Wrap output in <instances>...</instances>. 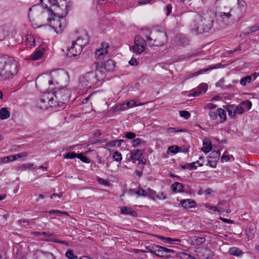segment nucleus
I'll return each mask as SVG.
<instances>
[{
  "label": "nucleus",
  "mask_w": 259,
  "mask_h": 259,
  "mask_svg": "<svg viewBox=\"0 0 259 259\" xmlns=\"http://www.w3.org/2000/svg\"><path fill=\"white\" fill-rule=\"evenodd\" d=\"M54 92L45 93L37 102V106L42 110L49 107L62 106L67 102L70 97V92L63 88Z\"/></svg>",
  "instance_id": "f257e3e1"
},
{
  "label": "nucleus",
  "mask_w": 259,
  "mask_h": 259,
  "mask_svg": "<svg viewBox=\"0 0 259 259\" xmlns=\"http://www.w3.org/2000/svg\"><path fill=\"white\" fill-rule=\"evenodd\" d=\"M51 85V89L53 88H64L69 81L68 73L63 69H58L52 71L48 74Z\"/></svg>",
  "instance_id": "f03ea898"
},
{
  "label": "nucleus",
  "mask_w": 259,
  "mask_h": 259,
  "mask_svg": "<svg viewBox=\"0 0 259 259\" xmlns=\"http://www.w3.org/2000/svg\"><path fill=\"white\" fill-rule=\"evenodd\" d=\"M146 41L150 47H160L167 41L166 34L161 31H153L146 35Z\"/></svg>",
  "instance_id": "7ed1b4c3"
},
{
  "label": "nucleus",
  "mask_w": 259,
  "mask_h": 259,
  "mask_svg": "<svg viewBox=\"0 0 259 259\" xmlns=\"http://www.w3.org/2000/svg\"><path fill=\"white\" fill-rule=\"evenodd\" d=\"M18 63L12 57L9 56L0 76L4 79L14 77L18 72Z\"/></svg>",
  "instance_id": "20e7f679"
},
{
  "label": "nucleus",
  "mask_w": 259,
  "mask_h": 259,
  "mask_svg": "<svg viewBox=\"0 0 259 259\" xmlns=\"http://www.w3.org/2000/svg\"><path fill=\"white\" fill-rule=\"evenodd\" d=\"M196 24L192 30L197 33H202L208 31L213 25V20L210 18L199 16L196 20Z\"/></svg>",
  "instance_id": "39448f33"
},
{
  "label": "nucleus",
  "mask_w": 259,
  "mask_h": 259,
  "mask_svg": "<svg viewBox=\"0 0 259 259\" xmlns=\"http://www.w3.org/2000/svg\"><path fill=\"white\" fill-rule=\"evenodd\" d=\"M79 85L84 89H90L92 86L97 83L93 72H88L80 77L79 80Z\"/></svg>",
  "instance_id": "423d86ee"
},
{
  "label": "nucleus",
  "mask_w": 259,
  "mask_h": 259,
  "mask_svg": "<svg viewBox=\"0 0 259 259\" xmlns=\"http://www.w3.org/2000/svg\"><path fill=\"white\" fill-rule=\"evenodd\" d=\"M147 44L145 39L140 35H137L134 39V45L131 50L136 55H141L146 49Z\"/></svg>",
  "instance_id": "0eeeda50"
},
{
  "label": "nucleus",
  "mask_w": 259,
  "mask_h": 259,
  "mask_svg": "<svg viewBox=\"0 0 259 259\" xmlns=\"http://www.w3.org/2000/svg\"><path fill=\"white\" fill-rule=\"evenodd\" d=\"M149 251L157 256L164 257L168 256V254L174 253V250L159 245H154L152 247L147 246Z\"/></svg>",
  "instance_id": "6e6552de"
},
{
  "label": "nucleus",
  "mask_w": 259,
  "mask_h": 259,
  "mask_svg": "<svg viewBox=\"0 0 259 259\" xmlns=\"http://www.w3.org/2000/svg\"><path fill=\"white\" fill-rule=\"evenodd\" d=\"M36 88L40 91H45L49 87L51 88V82L48 75H40L37 77L35 81Z\"/></svg>",
  "instance_id": "1a4fd4ad"
},
{
  "label": "nucleus",
  "mask_w": 259,
  "mask_h": 259,
  "mask_svg": "<svg viewBox=\"0 0 259 259\" xmlns=\"http://www.w3.org/2000/svg\"><path fill=\"white\" fill-rule=\"evenodd\" d=\"M80 45H76L75 43L73 41L71 47L68 50V55H69L70 57H71L76 56L79 54L81 52L83 49V48L80 47Z\"/></svg>",
  "instance_id": "9d476101"
},
{
  "label": "nucleus",
  "mask_w": 259,
  "mask_h": 259,
  "mask_svg": "<svg viewBox=\"0 0 259 259\" xmlns=\"http://www.w3.org/2000/svg\"><path fill=\"white\" fill-rule=\"evenodd\" d=\"M96 65V72L94 73L97 82L103 80L105 77L104 72L101 70L103 68V63H97Z\"/></svg>",
  "instance_id": "9b49d317"
},
{
  "label": "nucleus",
  "mask_w": 259,
  "mask_h": 259,
  "mask_svg": "<svg viewBox=\"0 0 259 259\" xmlns=\"http://www.w3.org/2000/svg\"><path fill=\"white\" fill-rule=\"evenodd\" d=\"M12 28L5 25H0V40H4L6 37L9 36L12 33Z\"/></svg>",
  "instance_id": "f8f14e48"
},
{
  "label": "nucleus",
  "mask_w": 259,
  "mask_h": 259,
  "mask_svg": "<svg viewBox=\"0 0 259 259\" xmlns=\"http://www.w3.org/2000/svg\"><path fill=\"white\" fill-rule=\"evenodd\" d=\"M142 154L139 150H135L132 151L130 153V158L132 159L133 162L139 161V163H142L144 165L145 162L141 159Z\"/></svg>",
  "instance_id": "ddd939ff"
},
{
  "label": "nucleus",
  "mask_w": 259,
  "mask_h": 259,
  "mask_svg": "<svg viewBox=\"0 0 259 259\" xmlns=\"http://www.w3.org/2000/svg\"><path fill=\"white\" fill-rule=\"evenodd\" d=\"M73 42H75L76 45H80V47L83 48L89 43V37L88 34L85 32H84L81 35L78 36V38L75 41Z\"/></svg>",
  "instance_id": "4468645a"
},
{
  "label": "nucleus",
  "mask_w": 259,
  "mask_h": 259,
  "mask_svg": "<svg viewBox=\"0 0 259 259\" xmlns=\"http://www.w3.org/2000/svg\"><path fill=\"white\" fill-rule=\"evenodd\" d=\"M102 48L97 50L96 51L95 55L97 57H100L101 55H104L108 53V44L106 42L102 43Z\"/></svg>",
  "instance_id": "2eb2a0df"
},
{
  "label": "nucleus",
  "mask_w": 259,
  "mask_h": 259,
  "mask_svg": "<svg viewBox=\"0 0 259 259\" xmlns=\"http://www.w3.org/2000/svg\"><path fill=\"white\" fill-rule=\"evenodd\" d=\"M180 203L182 207L186 209L194 207L196 205L195 201L191 199L183 200Z\"/></svg>",
  "instance_id": "dca6fc26"
},
{
  "label": "nucleus",
  "mask_w": 259,
  "mask_h": 259,
  "mask_svg": "<svg viewBox=\"0 0 259 259\" xmlns=\"http://www.w3.org/2000/svg\"><path fill=\"white\" fill-rule=\"evenodd\" d=\"M115 67V63L112 60H108L106 62L103 63V68L108 72L113 71Z\"/></svg>",
  "instance_id": "f3484780"
},
{
  "label": "nucleus",
  "mask_w": 259,
  "mask_h": 259,
  "mask_svg": "<svg viewBox=\"0 0 259 259\" xmlns=\"http://www.w3.org/2000/svg\"><path fill=\"white\" fill-rule=\"evenodd\" d=\"M143 105V103H139L137 104L135 101L132 100L127 102L126 104L123 103L120 105V109H126L128 108L134 107L137 106H140Z\"/></svg>",
  "instance_id": "a211bd4d"
},
{
  "label": "nucleus",
  "mask_w": 259,
  "mask_h": 259,
  "mask_svg": "<svg viewBox=\"0 0 259 259\" xmlns=\"http://www.w3.org/2000/svg\"><path fill=\"white\" fill-rule=\"evenodd\" d=\"M44 55V52L40 50H36L30 56V59L32 60H37L41 59Z\"/></svg>",
  "instance_id": "6ab92c4d"
},
{
  "label": "nucleus",
  "mask_w": 259,
  "mask_h": 259,
  "mask_svg": "<svg viewBox=\"0 0 259 259\" xmlns=\"http://www.w3.org/2000/svg\"><path fill=\"white\" fill-rule=\"evenodd\" d=\"M229 253L230 254L237 256H240L243 254L242 250L236 247L230 248L229 250Z\"/></svg>",
  "instance_id": "aec40b11"
},
{
  "label": "nucleus",
  "mask_w": 259,
  "mask_h": 259,
  "mask_svg": "<svg viewBox=\"0 0 259 259\" xmlns=\"http://www.w3.org/2000/svg\"><path fill=\"white\" fill-rule=\"evenodd\" d=\"M121 213L125 214H130L133 217L136 215L137 213L136 211L131 209L130 208L126 206H122L120 209Z\"/></svg>",
  "instance_id": "412c9836"
},
{
  "label": "nucleus",
  "mask_w": 259,
  "mask_h": 259,
  "mask_svg": "<svg viewBox=\"0 0 259 259\" xmlns=\"http://www.w3.org/2000/svg\"><path fill=\"white\" fill-rule=\"evenodd\" d=\"M193 244L194 245H199L204 243L205 241V238L204 237H197L193 236L191 238Z\"/></svg>",
  "instance_id": "4be33fe9"
},
{
  "label": "nucleus",
  "mask_w": 259,
  "mask_h": 259,
  "mask_svg": "<svg viewBox=\"0 0 259 259\" xmlns=\"http://www.w3.org/2000/svg\"><path fill=\"white\" fill-rule=\"evenodd\" d=\"M10 113L7 108H3L0 110V118L6 119L10 117Z\"/></svg>",
  "instance_id": "5701e85b"
},
{
  "label": "nucleus",
  "mask_w": 259,
  "mask_h": 259,
  "mask_svg": "<svg viewBox=\"0 0 259 259\" xmlns=\"http://www.w3.org/2000/svg\"><path fill=\"white\" fill-rule=\"evenodd\" d=\"M217 115L221 119V122H223L226 120V113L225 110L222 108H218L217 109Z\"/></svg>",
  "instance_id": "b1692460"
},
{
  "label": "nucleus",
  "mask_w": 259,
  "mask_h": 259,
  "mask_svg": "<svg viewBox=\"0 0 259 259\" xmlns=\"http://www.w3.org/2000/svg\"><path fill=\"white\" fill-rule=\"evenodd\" d=\"M171 188L174 192H181L183 191V185L180 183L176 182L171 185Z\"/></svg>",
  "instance_id": "393cba45"
},
{
  "label": "nucleus",
  "mask_w": 259,
  "mask_h": 259,
  "mask_svg": "<svg viewBox=\"0 0 259 259\" xmlns=\"http://www.w3.org/2000/svg\"><path fill=\"white\" fill-rule=\"evenodd\" d=\"M26 41L27 44L31 46H35V38L31 34H28L26 36Z\"/></svg>",
  "instance_id": "a878e982"
},
{
  "label": "nucleus",
  "mask_w": 259,
  "mask_h": 259,
  "mask_svg": "<svg viewBox=\"0 0 259 259\" xmlns=\"http://www.w3.org/2000/svg\"><path fill=\"white\" fill-rule=\"evenodd\" d=\"M96 93H93L92 94H91L88 97L85 98L83 100L82 103V104H85L87 103L89 100L91 101V104L92 102H95L96 99H97V96Z\"/></svg>",
  "instance_id": "bb28decb"
},
{
  "label": "nucleus",
  "mask_w": 259,
  "mask_h": 259,
  "mask_svg": "<svg viewBox=\"0 0 259 259\" xmlns=\"http://www.w3.org/2000/svg\"><path fill=\"white\" fill-rule=\"evenodd\" d=\"M177 38L179 44L185 45L188 43V40L185 36L182 34H179L177 35Z\"/></svg>",
  "instance_id": "cd10ccee"
},
{
  "label": "nucleus",
  "mask_w": 259,
  "mask_h": 259,
  "mask_svg": "<svg viewBox=\"0 0 259 259\" xmlns=\"http://www.w3.org/2000/svg\"><path fill=\"white\" fill-rule=\"evenodd\" d=\"M231 14L230 12H220L219 13V17L221 18V20L223 21H228L229 18L231 16Z\"/></svg>",
  "instance_id": "c85d7f7f"
},
{
  "label": "nucleus",
  "mask_w": 259,
  "mask_h": 259,
  "mask_svg": "<svg viewBox=\"0 0 259 259\" xmlns=\"http://www.w3.org/2000/svg\"><path fill=\"white\" fill-rule=\"evenodd\" d=\"M38 259H55L52 253H42L38 256Z\"/></svg>",
  "instance_id": "c756f323"
},
{
  "label": "nucleus",
  "mask_w": 259,
  "mask_h": 259,
  "mask_svg": "<svg viewBox=\"0 0 259 259\" xmlns=\"http://www.w3.org/2000/svg\"><path fill=\"white\" fill-rule=\"evenodd\" d=\"M226 203V201L225 200L221 201L219 202L216 206H215V211H218L219 212H223L225 210L222 207H221V205H225Z\"/></svg>",
  "instance_id": "7c9ffc66"
},
{
  "label": "nucleus",
  "mask_w": 259,
  "mask_h": 259,
  "mask_svg": "<svg viewBox=\"0 0 259 259\" xmlns=\"http://www.w3.org/2000/svg\"><path fill=\"white\" fill-rule=\"evenodd\" d=\"M40 10H41V7L39 5L34 6L30 8L29 9L28 16L30 17V15H31L32 16H33V13H32V14L30 13L31 12L37 13V12H39L40 11Z\"/></svg>",
  "instance_id": "2f4dec72"
},
{
  "label": "nucleus",
  "mask_w": 259,
  "mask_h": 259,
  "mask_svg": "<svg viewBox=\"0 0 259 259\" xmlns=\"http://www.w3.org/2000/svg\"><path fill=\"white\" fill-rule=\"evenodd\" d=\"M241 103L244 108V111H248L251 108L252 103L250 101L246 100L241 102Z\"/></svg>",
  "instance_id": "473e14b6"
},
{
  "label": "nucleus",
  "mask_w": 259,
  "mask_h": 259,
  "mask_svg": "<svg viewBox=\"0 0 259 259\" xmlns=\"http://www.w3.org/2000/svg\"><path fill=\"white\" fill-rule=\"evenodd\" d=\"M202 150L205 153H208L211 150V145L209 143L203 142V147L201 148Z\"/></svg>",
  "instance_id": "72a5a7b5"
},
{
  "label": "nucleus",
  "mask_w": 259,
  "mask_h": 259,
  "mask_svg": "<svg viewBox=\"0 0 259 259\" xmlns=\"http://www.w3.org/2000/svg\"><path fill=\"white\" fill-rule=\"evenodd\" d=\"M251 80V76L248 75L245 77L242 78L241 79L240 83L242 85H245L247 83L250 82Z\"/></svg>",
  "instance_id": "f704fd0d"
},
{
  "label": "nucleus",
  "mask_w": 259,
  "mask_h": 259,
  "mask_svg": "<svg viewBox=\"0 0 259 259\" xmlns=\"http://www.w3.org/2000/svg\"><path fill=\"white\" fill-rule=\"evenodd\" d=\"M160 239L164 240L167 242L171 243L172 241H178V242H181V240L179 239H172L169 237H164L163 236H159L158 237Z\"/></svg>",
  "instance_id": "c9c22d12"
},
{
  "label": "nucleus",
  "mask_w": 259,
  "mask_h": 259,
  "mask_svg": "<svg viewBox=\"0 0 259 259\" xmlns=\"http://www.w3.org/2000/svg\"><path fill=\"white\" fill-rule=\"evenodd\" d=\"M113 158L116 161L120 162L122 160V155L121 153L118 151H115L113 154Z\"/></svg>",
  "instance_id": "e433bc0d"
},
{
  "label": "nucleus",
  "mask_w": 259,
  "mask_h": 259,
  "mask_svg": "<svg viewBox=\"0 0 259 259\" xmlns=\"http://www.w3.org/2000/svg\"><path fill=\"white\" fill-rule=\"evenodd\" d=\"M179 256L181 259H196L193 256H192L188 253L182 252L179 254Z\"/></svg>",
  "instance_id": "4c0bfd02"
},
{
  "label": "nucleus",
  "mask_w": 259,
  "mask_h": 259,
  "mask_svg": "<svg viewBox=\"0 0 259 259\" xmlns=\"http://www.w3.org/2000/svg\"><path fill=\"white\" fill-rule=\"evenodd\" d=\"M180 149H181V148L177 146H171L168 148V151H169L171 153L175 154L178 152Z\"/></svg>",
  "instance_id": "58836bf2"
},
{
  "label": "nucleus",
  "mask_w": 259,
  "mask_h": 259,
  "mask_svg": "<svg viewBox=\"0 0 259 259\" xmlns=\"http://www.w3.org/2000/svg\"><path fill=\"white\" fill-rule=\"evenodd\" d=\"M228 114L230 116L235 118L236 115V112L235 110H233L232 106H229L227 109Z\"/></svg>",
  "instance_id": "ea45409f"
},
{
  "label": "nucleus",
  "mask_w": 259,
  "mask_h": 259,
  "mask_svg": "<svg viewBox=\"0 0 259 259\" xmlns=\"http://www.w3.org/2000/svg\"><path fill=\"white\" fill-rule=\"evenodd\" d=\"M16 160V156L9 155L7 157H5L2 159L3 162H8L9 161H12Z\"/></svg>",
  "instance_id": "a19ab883"
},
{
  "label": "nucleus",
  "mask_w": 259,
  "mask_h": 259,
  "mask_svg": "<svg viewBox=\"0 0 259 259\" xmlns=\"http://www.w3.org/2000/svg\"><path fill=\"white\" fill-rule=\"evenodd\" d=\"M66 256L69 259L76 258L77 257L75 256L71 250H67L66 252Z\"/></svg>",
  "instance_id": "79ce46f5"
},
{
  "label": "nucleus",
  "mask_w": 259,
  "mask_h": 259,
  "mask_svg": "<svg viewBox=\"0 0 259 259\" xmlns=\"http://www.w3.org/2000/svg\"><path fill=\"white\" fill-rule=\"evenodd\" d=\"M145 142L141 139L137 138L133 140V145L134 147H138L141 144H144Z\"/></svg>",
  "instance_id": "37998d69"
},
{
  "label": "nucleus",
  "mask_w": 259,
  "mask_h": 259,
  "mask_svg": "<svg viewBox=\"0 0 259 259\" xmlns=\"http://www.w3.org/2000/svg\"><path fill=\"white\" fill-rule=\"evenodd\" d=\"M236 113L242 114L245 111L243 106L241 105L240 103L235 109Z\"/></svg>",
  "instance_id": "c03bdc74"
},
{
  "label": "nucleus",
  "mask_w": 259,
  "mask_h": 259,
  "mask_svg": "<svg viewBox=\"0 0 259 259\" xmlns=\"http://www.w3.org/2000/svg\"><path fill=\"white\" fill-rule=\"evenodd\" d=\"M78 154H76L74 152H69L64 155V158L66 159H72L75 157H77Z\"/></svg>",
  "instance_id": "a18cd8bd"
},
{
  "label": "nucleus",
  "mask_w": 259,
  "mask_h": 259,
  "mask_svg": "<svg viewBox=\"0 0 259 259\" xmlns=\"http://www.w3.org/2000/svg\"><path fill=\"white\" fill-rule=\"evenodd\" d=\"M49 214H64L66 215H69V214L66 211H61L58 210H53L49 211L48 212Z\"/></svg>",
  "instance_id": "49530a36"
},
{
  "label": "nucleus",
  "mask_w": 259,
  "mask_h": 259,
  "mask_svg": "<svg viewBox=\"0 0 259 259\" xmlns=\"http://www.w3.org/2000/svg\"><path fill=\"white\" fill-rule=\"evenodd\" d=\"M77 157L80 159L82 162L85 163H89L90 159L86 156L83 155L82 154H78Z\"/></svg>",
  "instance_id": "de8ad7c7"
},
{
  "label": "nucleus",
  "mask_w": 259,
  "mask_h": 259,
  "mask_svg": "<svg viewBox=\"0 0 259 259\" xmlns=\"http://www.w3.org/2000/svg\"><path fill=\"white\" fill-rule=\"evenodd\" d=\"M180 115L185 119H188V118L190 117V114L187 111L183 110L180 111Z\"/></svg>",
  "instance_id": "09e8293b"
},
{
  "label": "nucleus",
  "mask_w": 259,
  "mask_h": 259,
  "mask_svg": "<svg viewBox=\"0 0 259 259\" xmlns=\"http://www.w3.org/2000/svg\"><path fill=\"white\" fill-rule=\"evenodd\" d=\"M98 182L99 184H103L105 186H109L110 185V182L108 180L100 178L98 179Z\"/></svg>",
  "instance_id": "8fccbe9b"
},
{
  "label": "nucleus",
  "mask_w": 259,
  "mask_h": 259,
  "mask_svg": "<svg viewBox=\"0 0 259 259\" xmlns=\"http://www.w3.org/2000/svg\"><path fill=\"white\" fill-rule=\"evenodd\" d=\"M217 108V105L211 103H207L204 107V109H213Z\"/></svg>",
  "instance_id": "3c124183"
},
{
  "label": "nucleus",
  "mask_w": 259,
  "mask_h": 259,
  "mask_svg": "<svg viewBox=\"0 0 259 259\" xmlns=\"http://www.w3.org/2000/svg\"><path fill=\"white\" fill-rule=\"evenodd\" d=\"M220 152L219 150L213 151L211 153V156L210 158L212 157L214 158H219L220 156Z\"/></svg>",
  "instance_id": "603ef678"
},
{
  "label": "nucleus",
  "mask_w": 259,
  "mask_h": 259,
  "mask_svg": "<svg viewBox=\"0 0 259 259\" xmlns=\"http://www.w3.org/2000/svg\"><path fill=\"white\" fill-rule=\"evenodd\" d=\"M13 155L16 156V160L17 158H21L22 157H26L28 156V154L27 152H24L19 153L17 154Z\"/></svg>",
  "instance_id": "864d4df0"
},
{
  "label": "nucleus",
  "mask_w": 259,
  "mask_h": 259,
  "mask_svg": "<svg viewBox=\"0 0 259 259\" xmlns=\"http://www.w3.org/2000/svg\"><path fill=\"white\" fill-rule=\"evenodd\" d=\"M206 164L209 165L211 167H214L217 165V160H210L208 159L207 160V163Z\"/></svg>",
  "instance_id": "5fc2aeb1"
},
{
  "label": "nucleus",
  "mask_w": 259,
  "mask_h": 259,
  "mask_svg": "<svg viewBox=\"0 0 259 259\" xmlns=\"http://www.w3.org/2000/svg\"><path fill=\"white\" fill-rule=\"evenodd\" d=\"M136 194L139 196H146L147 195V192L143 189H140L138 191H137Z\"/></svg>",
  "instance_id": "6e6d98bb"
},
{
  "label": "nucleus",
  "mask_w": 259,
  "mask_h": 259,
  "mask_svg": "<svg viewBox=\"0 0 259 259\" xmlns=\"http://www.w3.org/2000/svg\"><path fill=\"white\" fill-rule=\"evenodd\" d=\"M212 68H211V67H208V68H205V69H201L198 71H197L196 72H195L193 74V76H194V75H197L202 72H206L208 70H211Z\"/></svg>",
  "instance_id": "4d7b16f0"
},
{
  "label": "nucleus",
  "mask_w": 259,
  "mask_h": 259,
  "mask_svg": "<svg viewBox=\"0 0 259 259\" xmlns=\"http://www.w3.org/2000/svg\"><path fill=\"white\" fill-rule=\"evenodd\" d=\"M209 116L211 120H215L217 118V113L214 111H209Z\"/></svg>",
  "instance_id": "13d9d810"
},
{
  "label": "nucleus",
  "mask_w": 259,
  "mask_h": 259,
  "mask_svg": "<svg viewBox=\"0 0 259 259\" xmlns=\"http://www.w3.org/2000/svg\"><path fill=\"white\" fill-rule=\"evenodd\" d=\"M258 30H259V23L250 27L249 28L250 32H254Z\"/></svg>",
  "instance_id": "bf43d9fd"
},
{
  "label": "nucleus",
  "mask_w": 259,
  "mask_h": 259,
  "mask_svg": "<svg viewBox=\"0 0 259 259\" xmlns=\"http://www.w3.org/2000/svg\"><path fill=\"white\" fill-rule=\"evenodd\" d=\"M136 137V134L133 132H127L125 135V137L128 139H133Z\"/></svg>",
  "instance_id": "052dcab7"
},
{
  "label": "nucleus",
  "mask_w": 259,
  "mask_h": 259,
  "mask_svg": "<svg viewBox=\"0 0 259 259\" xmlns=\"http://www.w3.org/2000/svg\"><path fill=\"white\" fill-rule=\"evenodd\" d=\"M129 64L132 66H137L138 65V62L135 58H132L129 61Z\"/></svg>",
  "instance_id": "680f3d73"
},
{
  "label": "nucleus",
  "mask_w": 259,
  "mask_h": 259,
  "mask_svg": "<svg viewBox=\"0 0 259 259\" xmlns=\"http://www.w3.org/2000/svg\"><path fill=\"white\" fill-rule=\"evenodd\" d=\"M199 88L205 92L207 90V85L206 83L200 84L199 86Z\"/></svg>",
  "instance_id": "e2e57ef3"
},
{
  "label": "nucleus",
  "mask_w": 259,
  "mask_h": 259,
  "mask_svg": "<svg viewBox=\"0 0 259 259\" xmlns=\"http://www.w3.org/2000/svg\"><path fill=\"white\" fill-rule=\"evenodd\" d=\"M188 169L192 170L196 169L197 168V166L195 165V163L192 162L191 163H188Z\"/></svg>",
  "instance_id": "0e129e2a"
},
{
  "label": "nucleus",
  "mask_w": 259,
  "mask_h": 259,
  "mask_svg": "<svg viewBox=\"0 0 259 259\" xmlns=\"http://www.w3.org/2000/svg\"><path fill=\"white\" fill-rule=\"evenodd\" d=\"M124 142L123 140H115V146L120 147L122 143Z\"/></svg>",
  "instance_id": "69168bd1"
},
{
  "label": "nucleus",
  "mask_w": 259,
  "mask_h": 259,
  "mask_svg": "<svg viewBox=\"0 0 259 259\" xmlns=\"http://www.w3.org/2000/svg\"><path fill=\"white\" fill-rule=\"evenodd\" d=\"M183 130H176L175 128L174 127H169L168 128L167 130V132L170 133V132H182Z\"/></svg>",
  "instance_id": "338daca9"
},
{
  "label": "nucleus",
  "mask_w": 259,
  "mask_h": 259,
  "mask_svg": "<svg viewBox=\"0 0 259 259\" xmlns=\"http://www.w3.org/2000/svg\"><path fill=\"white\" fill-rule=\"evenodd\" d=\"M220 220H222L223 222L227 223H230V224H233L234 223V221L231 220H228L227 219L223 218H220Z\"/></svg>",
  "instance_id": "774afa93"
}]
</instances>
